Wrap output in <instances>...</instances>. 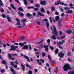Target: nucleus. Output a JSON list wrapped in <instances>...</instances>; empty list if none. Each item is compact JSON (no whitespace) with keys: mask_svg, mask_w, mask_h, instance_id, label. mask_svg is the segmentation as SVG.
Segmentation results:
<instances>
[{"mask_svg":"<svg viewBox=\"0 0 74 74\" xmlns=\"http://www.w3.org/2000/svg\"><path fill=\"white\" fill-rule=\"evenodd\" d=\"M63 69L64 71H67L69 69L71 70V67H70V65L68 64H66L64 66Z\"/></svg>","mask_w":74,"mask_h":74,"instance_id":"f257e3e1","label":"nucleus"},{"mask_svg":"<svg viewBox=\"0 0 74 74\" xmlns=\"http://www.w3.org/2000/svg\"><path fill=\"white\" fill-rule=\"evenodd\" d=\"M53 28H51V29L53 31V34H54L55 36H56L58 34V32L56 31V28H55V27L54 25H53Z\"/></svg>","mask_w":74,"mask_h":74,"instance_id":"f03ea898","label":"nucleus"},{"mask_svg":"<svg viewBox=\"0 0 74 74\" xmlns=\"http://www.w3.org/2000/svg\"><path fill=\"white\" fill-rule=\"evenodd\" d=\"M16 20L17 22L16 24L17 25H19L18 26V28H21V27H22V26H21V22L20 21V20L17 18H16Z\"/></svg>","mask_w":74,"mask_h":74,"instance_id":"7ed1b4c3","label":"nucleus"},{"mask_svg":"<svg viewBox=\"0 0 74 74\" xmlns=\"http://www.w3.org/2000/svg\"><path fill=\"white\" fill-rule=\"evenodd\" d=\"M11 48V49H10V51H15L16 50V48H18V46H14L13 45L11 46H10Z\"/></svg>","mask_w":74,"mask_h":74,"instance_id":"20e7f679","label":"nucleus"},{"mask_svg":"<svg viewBox=\"0 0 74 74\" xmlns=\"http://www.w3.org/2000/svg\"><path fill=\"white\" fill-rule=\"evenodd\" d=\"M62 42H61L60 41H59V42H58L57 43V44L58 45H62L63 44V43H64L65 42V41H64V40H62Z\"/></svg>","mask_w":74,"mask_h":74,"instance_id":"39448f33","label":"nucleus"},{"mask_svg":"<svg viewBox=\"0 0 74 74\" xmlns=\"http://www.w3.org/2000/svg\"><path fill=\"white\" fill-rule=\"evenodd\" d=\"M61 3V2L60 1H59L58 2H55V3L54 4V5H59V4H62V5H63V4H64V3L63 2H62V3Z\"/></svg>","mask_w":74,"mask_h":74,"instance_id":"423d86ee","label":"nucleus"},{"mask_svg":"<svg viewBox=\"0 0 74 74\" xmlns=\"http://www.w3.org/2000/svg\"><path fill=\"white\" fill-rule=\"evenodd\" d=\"M10 64L12 66H13V67H14V68H16V67H17V65H14V62H11Z\"/></svg>","mask_w":74,"mask_h":74,"instance_id":"0eeeda50","label":"nucleus"},{"mask_svg":"<svg viewBox=\"0 0 74 74\" xmlns=\"http://www.w3.org/2000/svg\"><path fill=\"white\" fill-rule=\"evenodd\" d=\"M59 19V16H57L56 18V20H54L53 19V22H56V21H58Z\"/></svg>","mask_w":74,"mask_h":74,"instance_id":"6e6552de","label":"nucleus"},{"mask_svg":"<svg viewBox=\"0 0 74 74\" xmlns=\"http://www.w3.org/2000/svg\"><path fill=\"white\" fill-rule=\"evenodd\" d=\"M64 53H62V52H60L59 54L58 55L59 57L60 58H62V57H63V56H64Z\"/></svg>","mask_w":74,"mask_h":74,"instance_id":"1a4fd4ad","label":"nucleus"},{"mask_svg":"<svg viewBox=\"0 0 74 74\" xmlns=\"http://www.w3.org/2000/svg\"><path fill=\"white\" fill-rule=\"evenodd\" d=\"M18 14L20 15V16L21 17H23V15H24L23 13H21L20 11L18 12Z\"/></svg>","mask_w":74,"mask_h":74,"instance_id":"9d476101","label":"nucleus"},{"mask_svg":"<svg viewBox=\"0 0 74 74\" xmlns=\"http://www.w3.org/2000/svg\"><path fill=\"white\" fill-rule=\"evenodd\" d=\"M62 21V19H60L59 21H58V26L59 27H60L62 26L61 24V21Z\"/></svg>","mask_w":74,"mask_h":74,"instance_id":"9b49d317","label":"nucleus"},{"mask_svg":"<svg viewBox=\"0 0 74 74\" xmlns=\"http://www.w3.org/2000/svg\"><path fill=\"white\" fill-rule=\"evenodd\" d=\"M66 14H71L73 13V11L72 10H68V11L66 12Z\"/></svg>","mask_w":74,"mask_h":74,"instance_id":"f8f14e48","label":"nucleus"},{"mask_svg":"<svg viewBox=\"0 0 74 74\" xmlns=\"http://www.w3.org/2000/svg\"><path fill=\"white\" fill-rule=\"evenodd\" d=\"M6 17L8 19V22H11V18L8 15H7Z\"/></svg>","mask_w":74,"mask_h":74,"instance_id":"ddd939ff","label":"nucleus"},{"mask_svg":"<svg viewBox=\"0 0 74 74\" xmlns=\"http://www.w3.org/2000/svg\"><path fill=\"white\" fill-rule=\"evenodd\" d=\"M40 4L42 5H45V4H46V1H45L43 2L41 1L40 2Z\"/></svg>","mask_w":74,"mask_h":74,"instance_id":"4468645a","label":"nucleus"},{"mask_svg":"<svg viewBox=\"0 0 74 74\" xmlns=\"http://www.w3.org/2000/svg\"><path fill=\"white\" fill-rule=\"evenodd\" d=\"M24 57L25 59H27V60L28 62H30V60H29V57H28L26 56H24Z\"/></svg>","mask_w":74,"mask_h":74,"instance_id":"2eb2a0df","label":"nucleus"},{"mask_svg":"<svg viewBox=\"0 0 74 74\" xmlns=\"http://www.w3.org/2000/svg\"><path fill=\"white\" fill-rule=\"evenodd\" d=\"M44 48H46V49H45V51H46L47 52L48 49V46L47 45L46 47V45H44Z\"/></svg>","mask_w":74,"mask_h":74,"instance_id":"dca6fc26","label":"nucleus"},{"mask_svg":"<svg viewBox=\"0 0 74 74\" xmlns=\"http://www.w3.org/2000/svg\"><path fill=\"white\" fill-rule=\"evenodd\" d=\"M8 57L9 58V59H12V60H14L15 59L14 58H11V54H8Z\"/></svg>","mask_w":74,"mask_h":74,"instance_id":"f3484780","label":"nucleus"},{"mask_svg":"<svg viewBox=\"0 0 74 74\" xmlns=\"http://www.w3.org/2000/svg\"><path fill=\"white\" fill-rule=\"evenodd\" d=\"M21 66H22V69L23 71H25V66L23 65V64H21Z\"/></svg>","mask_w":74,"mask_h":74,"instance_id":"a211bd4d","label":"nucleus"},{"mask_svg":"<svg viewBox=\"0 0 74 74\" xmlns=\"http://www.w3.org/2000/svg\"><path fill=\"white\" fill-rule=\"evenodd\" d=\"M25 43H26V42H24V43H20L19 44V45L20 46L22 47V46H23V45H25Z\"/></svg>","mask_w":74,"mask_h":74,"instance_id":"6ab92c4d","label":"nucleus"},{"mask_svg":"<svg viewBox=\"0 0 74 74\" xmlns=\"http://www.w3.org/2000/svg\"><path fill=\"white\" fill-rule=\"evenodd\" d=\"M68 74H74V71H70L68 72Z\"/></svg>","mask_w":74,"mask_h":74,"instance_id":"aec40b11","label":"nucleus"},{"mask_svg":"<svg viewBox=\"0 0 74 74\" xmlns=\"http://www.w3.org/2000/svg\"><path fill=\"white\" fill-rule=\"evenodd\" d=\"M11 71L12 72H13V74H15V71H14V69H13L11 68Z\"/></svg>","mask_w":74,"mask_h":74,"instance_id":"412c9836","label":"nucleus"},{"mask_svg":"<svg viewBox=\"0 0 74 74\" xmlns=\"http://www.w3.org/2000/svg\"><path fill=\"white\" fill-rule=\"evenodd\" d=\"M66 33H67L68 34H71L72 33V32L70 30H68L66 31Z\"/></svg>","mask_w":74,"mask_h":74,"instance_id":"4be33fe9","label":"nucleus"},{"mask_svg":"<svg viewBox=\"0 0 74 74\" xmlns=\"http://www.w3.org/2000/svg\"><path fill=\"white\" fill-rule=\"evenodd\" d=\"M10 5L11 6V7H12V8H13V9H14V10H16V8H15V7H14V4H10Z\"/></svg>","mask_w":74,"mask_h":74,"instance_id":"5701e85b","label":"nucleus"},{"mask_svg":"<svg viewBox=\"0 0 74 74\" xmlns=\"http://www.w3.org/2000/svg\"><path fill=\"white\" fill-rule=\"evenodd\" d=\"M2 3V1L1 0H0V7L1 6H3L4 5V4L3 3Z\"/></svg>","mask_w":74,"mask_h":74,"instance_id":"b1692460","label":"nucleus"},{"mask_svg":"<svg viewBox=\"0 0 74 74\" xmlns=\"http://www.w3.org/2000/svg\"><path fill=\"white\" fill-rule=\"evenodd\" d=\"M24 3L25 5H27V1L26 0H23Z\"/></svg>","mask_w":74,"mask_h":74,"instance_id":"393cba45","label":"nucleus"},{"mask_svg":"<svg viewBox=\"0 0 74 74\" xmlns=\"http://www.w3.org/2000/svg\"><path fill=\"white\" fill-rule=\"evenodd\" d=\"M38 15H40V16H44L43 14H41L40 12H38Z\"/></svg>","mask_w":74,"mask_h":74,"instance_id":"a878e982","label":"nucleus"},{"mask_svg":"<svg viewBox=\"0 0 74 74\" xmlns=\"http://www.w3.org/2000/svg\"><path fill=\"white\" fill-rule=\"evenodd\" d=\"M18 10L19 11H23V10L22 9V8H18Z\"/></svg>","mask_w":74,"mask_h":74,"instance_id":"bb28decb","label":"nucleus"},{"mask_svg":"<svg viewBox=\"0 0 74 74\" xmlns=\"http://www.w3.org/2000/svg\"><path fill=\"white\" fill-rule=\"evenodd\" d=\"M28 47L27 45H25L23 48V49H27Z\"/></svg>","mask_w":74,"mask_h":74,"instance_id":"cd10ccee","label":"nucleus"},{"mask_svg":"<svg viewBox=\"0 0 74 74\" xmlns=\"http://www.w3.org/2000/svg\"><path fill=\"white\" fill-rule=\"evenodd\" d=\"M40 11L42 12H45V10L43 8H41Z\"/></svg>","mask_w":74,"mask_h":74,"instance_id":"c85d7f7f","label":"nucleus"},{"mask_svg":"<svg viewBox=\"0 0 74 74\" xmlns=\"http://www.w3.org/2000/svg\"><path fill=\"white\" fill-rule=\"evenodd\" d=\"M64 8L65 10H69V8L67 7H65Z\"/></svg>","mask_w":74,"mask_h":74,"instance_id":"c756f323","label":"nucleus"},{"mask_svg":"<svg viewBox=\"0 0 74 74\" xmlns=\"http://www.w3.org/2000/svg\"><path fill=\"white\" fill-rule=\"evenodd\" d=\"M52 38H53V39H54V40H56V37H55V36L53 35L52 36Z\"/></svg>","mask_w":74,"mask_h":74,"instance_id":"7c9ffc66","label":"nucleus"},{"mask_svg":"<svg viewBox=\"0 0 74 74\" xmlns=\"http://www.w3.org/2000/svg\"><path fill=\"white\" fill-rule=\"evenodd\" d=\"M50 60V62H51V63H54V64H55V62L53 60H51V58L50 59V60Z\"/></svg>","mask_w":74,"mask_h":74,"instance_id":"2f4dec72","label":"nucleus"},{"mask_svg":"<svg viewBox=\"0 0 74 74\" xmlns=\"http://www.w3.org/2000/svg\"><path fill=\"white\" fill-rule=\"evenodd\" d=\"M68 60L69 62H72L71 59L70 58H68Z\"/></svg>","mask_w":74,"mask_h":74,"instance_id":"473e14b6","label":"nucleus"},{"mask_svg":"<svg viewBox=\"0 0 74 74\" xmlns=\"http://www.w3.org/2000/svg\"><path fill=\"white\" fill-rule=\"evenodd\" d=\"M57 70V71L58 72V71H59V69H58V67H56V69H54V72H55V71Z\"/></svg>","mask_w":74,"mask_h":74,"instance_id":"72a5a7b5","label":"nucleus"},{"mask_svg":"<svg viewBox=\"0 0 74 74\" xmlns=\"http://www.w3.org/2000/svg\"><path fill=\"white\" fill-rule=\"evenodd\" d=\"M26 16H32V14L29 13H28L26 15Z\"/></svg>","mask_w":74,"mask_h":74,"instance_id":"f704fd0d","label":"nucleus"},{"mask_svg":"<svg viewBox=\"0 0 74 74\" xmlns=\"http://www.w3.org/2000/svg\"><path fill=\"white\" fill-rule=\"evenodd\" d=\"M51 9L52 11H53V10H55V7L53 6L52 7H51Z\"/></svg>","mask_w":74,"mask_h":74,"instance_id":"c9c22d12","label":"nucleus"},{"mask_svg":"<svg viewBox=\"0 0 74 74\" xmlns=\"http://www.w3.org/2000/svg\"><path fill=\"white\" fill-rule=\"evenodd\" d=\"M32 74V71L31 70L29 71L28 73V74Z\"/></svg>","mask_w":74,"mask_h":74,"instance_id":"e433bc0d","label":"nucleus"},{"mask_svg":"<svg viewBox=\"0 0 74 74\" xmlns=\"http://www.w3.org/2000/svg\"><path fill=\"white\" fill-rule=\"evenodd\" d=\"M58 49H57L56 51H55V53H56V54H57L58 53Z\"/></svg>","mask_w":74,"mask_h":74,"instance_id":"4c0bfd02","label":"nucleus"},{"mask_svg":"<svg viewBox=\"0 0 74 74\" xmlns=\"http://www.w3.org/2000/svg\"><path fill=\"white\" fill-rule=\"evenodd\" d=\"M46 25L47 29H49L48 27H49V23H48L47 22L46 23Z\"/></svg>","mask_w":74,"mask_h":74,"instance_id":"58836bf2","label":"nucleus"},{"mask_svg":"<svg viewBox=\"0 0 74 74\" xmlns=\"http://www.w3.org/2000/svg\"><path fill=\"white\" fill-rule=\"evenodd\" d=\"M2 63L3 64H6V62H5V60H3L2 61Z\"/></svg>","mask_w":74,"mask_h":74,"instance_id":"ea45409f","label":"nucleus"},{"mask_svg":"<svg viewBox=\"0 0 74 74\" xmlns=\"http://www.w3.org/2000/svg\"><path fill=\"white\" fill-rule=\"evenodd\" d=\"M43 41H44V40L42 39V40L41 41H40L39 43H39H37V44H41V43H42V42H43Z\"/></svg>","mask_w":74,"mask_h":74,"instance_id":"a19ab883","label":"nucleus"},{"mask_svg":"<svg viewBox=\"0 0 74 74\" xmlns=\"http://www.w3.org/2000/svg\"><path fill=\"white\" fill-rule=\"evenodd\" d=\"M66 38V36H63L60 38L61 39H63V38Z\"/></svg>","mask_w":74,"mask_h":74,"instance_id":"79ce46f5","label":"nucleus"},{"mask_svg":"<svg viewBox=\"0 0 74 74\" xmlns=\"http://www.w3.org/2000/svg\"><path fill=\"white\" fill-rule=\"evenodd\" d=\"M4 71H5L4 69H2L1 70V73H4Z\"/></svg>","mask_w":74,"mask_h":74,"instance_id":"37998d69","label":"nucleus"},{"mask_svg":"<svg viewBox=\"0 0 74 74\" xmlns=\"http://www.w3.org/2000/svg\"><path fill=\"white\" fill-rule=\"evenodd\" d=\"M45 56V53H42V56L44 57V56Z\"/></svg>","mask_w":74,"mask_h":74,"instance_id":"c03bdc74","label":"nucleus"},{"mask_svg":"<svg viewBox=\"0 0 74 74\" xmlns=\"http://www.w3.org/2000/svg\"><path fill=\"white\" fill-rule=\"evenodd\" d=\"M35 6H36V7H40V5L38 4H37Z\"/></svg>","mask_w":74,"mask_h":74,"instance_id":"a18cd8bd","label":"nucleus"},{"mask_svg":"<svg viewBox=\"0 0 74 74\" xmlns=\"http://www.w3.org/2000/svg\"><path fill=\"white\" fill-rule=\"evenodd\" d=\"M20 40H23V37H22L20 38Z\"/></svg>","mask_w":74,"mask_h":74,"instance_id":"49530a36","label":"nucleus"},{"mask_svg":"<svg viewBox=\"0 0 74 74\" xmlns=\"http://www.w3.org/2000/svg\"><path fill=\"white\" fill-rule=\"evenodd\" d=\"M48 58L49 59V60H51V56L49 55H48Z\"/></svg>","mask_w":74,"mask_h":74,"instance_id":"de8ad7c7","label":"nucleus"},{"mask_svg":"<svg viewBox=\"0 0 74 74\" xmlns=\"http://www.w3.org/2000/svg\"><path fill=\"white\" fill-rule=\"evenodd\" d=\"M34 11H37L38 10V8H35L34 9Z\"/></svg>","mask_w":74,"mask_h":74,"instance_id":"09e8293b","label":"nucleus"},{"mask_svg":"<svg viewBox=\"0 0 74 74\" xmlns=\"http://www.w3.org/2000/svg\"><path fill=\"white\" fill-rule=\"evenodd\" d=\"M2 16L3 18H5V16L4 14L2 15Z\"/></svg>","mask_w":74,"mask_h":74,"instance_id":"8fccbe9b","label":"nucleus"},{"mask_svg":"<svg viewBox=\"0 0 74 74\" xmlns=\"http://www.w3.org/2000/svg\"><path fill=\"white\" fill-rule=\"evenodd\" d=\"M40 61L42 62V63H44V60L42 59H40Z\"/></svg>","mask_w":74,"mask_h":74,"instance_id":"3c124183","label":"nucleus"},{"mask_svg":"<svg viewBox=\"0 0 74 74\" xmlns=\"http://www.w3.org/2000/svg\"><path fill=\"white\" fill-rule=\"evenodd\" d=\"M49 71L50 73H51V68L50 67L49 68Z\"/></svg>","mask_w":74,"mask_h":74,"instance_id":"603ef678","label":"nucleus"},{"mask_svg":"<svg viewBox=\"0 0 74 74\" xmlns=\"http://www.w3.org/2000/svg\"><path fill=\"white\" fill-rule=\"evenodd\" d=\"M71 55V53L70 52H68V56H70Z\"/></svg>","mask_w":74,"mask_h":74,"instance_id":"864d4df0","label":"nucleus"},{"mask_svg":"<svg viewBox=\"0 0 74 74\" xmlns=\"http://www.w3.org/2000/svg\"><path fill=\"white\" fill-rule=\"evenodd\" d=\"M50 48L52 49V50H53V48L51 46H50Z\"/></svg>","mask_w":74,"mask_h":74,"instance_id":"5fc2aeb1","label":"nucleus"},{"mask_svg":"<svg viewBox=\"0 0 74 74\" xmlns=\"http://www.w3.org/2000/svg\"><path fill=\"white\" fill-rule=\"evenodd\" d=\"M60 36H62V32L61 31L60 32Z\"/></svg>","mask_w":74,"mask_h":74,"instance_id":"6e6d98bb","label":"nucleus"},{"mask_svg":"<svg viewBox=\"0 0 74 74\" xmlns=\"http://www.w3.org/2000/svg\"><path fill=\"white\" fill-rule=\"evenodd\" d=\"M34 8V7L32 6L31 7H28L27 8L28 9H30V8Z\"/></svg>","mask_w":74,"mask_h":74,"instance_id":"4d7b16f0","label":"nucleus"},{"mask_svg":"<svg viewBox=\"0 0 74 74\" xmlns=\"http://www.w3.org/2000/svg\"><path fill=\"white\" fill-rule=\"evenodd\" d=\"M72 5H73V4H72V3H70V6L71 8H73V7H72Z\"/></svg>","mask_w":74,"mask_h":74,"instance_id":"13d9d810","label":"nucleus"},{"mask_svg":"<svg viewBox=\"0 0 74 74\" xmlns=\"http://www.w3.org/2000/svg\"><path fill=\"white\" fill-rule=\"evenodd\" d=\"M1 12H4V10H3V9H2L1 10Z\"/></svg>","mask_w":74,"mask_h":74,"instance_id":"bf43d9fd","label":"nucleus"},{"mask_svg":"<svg viewBox=\"0 0 74 74\" xmlns=\"http://www.w3.org/2000/svg\"><path fill=\"white\" fill-rule=\"evenodd\" d=\"M43 21H48V20L47 19V18H46V19H44L43 20Z\"/></svg>","mask_w":74,"mask_h":74,"instance_id":"052dcab7","label":"nucleus"},{"mask_svg":"<svg viewBox=\"0 0 74 74\" xmlns=\"http://www.w3.org/2000/svg\"><path fill=\"white\" fill-rule=\"evenodd\" d=\"M34 71L35 72H37L38 71V70H37V69H36L34 70Z\"/></svg>","mask_w":74,"mask_h":74,"instance_id":"680f3d73","label":"nucleus"},{"mask_svg":"<svg viewBox=\"0 0 74 74\" xmlns=\"http://www.w3.org/2000/svg\"><path fill=\"white\" fill-rule=\"evenodd\" d=\"M29 64H26V67H29Z\"/></svg>","mask_w":74,"mask_h":74,"instance_id":"e2e57ef3","label":"nucleus"},{"mask_svg":"<svg viewBox=\"0 0 74 74\" xmlns=\"http://www.w3.org/2000/svg\"><path fill=\"white\" fill-rule=\"evenodd\" d=\"M55 14L56 15H59V13H58V12H55Z\"/></svg>","mask_w":74,"mask_h":74,"instance_id":"0e129e2a","label":"nucleus"},{"mask_svg":"<svg viewBox=\"0 0 74 74\" xmlns=\"http://www.w3.org/2000/svg\"><path fill=\"white\" fill-rule=\"evenodd\" d=\"M49 19H50V21L51 22V23H52V20L51 19V17H50Z\"/></svg>","mask_w":74,"mask_h":74,"instance_id":"69168bd1","label":"nucleus"},{"mask_svg":"<svg viewBox=\"0 0 74 74\" xmlns=\"http://www.w3.org/2000/svg\"><path fill=\"white\" fill-rule=\"evenodd\" d=\"M26 21V19H23L22 21H23V22H25V21Z\"/></svg>","mask_w":74,"mask_h":74,"instance_id":"338daca9","label":"nucleus"},{"mask_svg":"<svg viewBox=\"0 0 74 74\" xmlns=\"http://www.w3.org/2000/svg\"><path fill=\"white\" fill-rule=\"evenodd\" d=\"M72 51L73 52H74V47L72 48Z\"/></svg>","mask_w":74,"mask_h":74,"instance_id":"774afa93","label":"nucleus"}]
</instances>
